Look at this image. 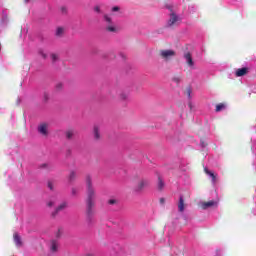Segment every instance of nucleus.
Returning a JSON list of instances; mask_svg holds the SVG:
<instances>
[{"instance_id": "1", "label": "nucleus", "mask_w": 256, "mask_h": 256, "mask_svg": "<svg viewBox=\"0 0 256 256\" xmlns=\"http://www.w3.org/2000/svg\"><path fill=\"white\" fill-rule=\"evenodd\" d=\"M86 189H87L86 223L88 227H91V225H93L94 223L93 207H95V188H93L91 175L86 176Z\"/></svg>"}, {"instance_id": "2", "label": "nucleus", "mask_w": 256, "mask_h": 256, "mask_svg": "<svg viewBox=\"0 0 256 256\" xmlns=\"http://www.w3.org/2000/svg\"><path fill=\"white\" fill-rule=\"evenodd\" d=\"M103 19L105 21V31L111 35H117L121 31V28L113 22V18L104 14Z\"/></svg>"}, {"instance_id": "3", "label": "nucleus", "mask_w": 256, "mask_h": 256, "mask_svg": "<svg viewBox=\"0 0 256 256\" xmlns=\"http://www.w3.org/2000/svg\"><path fill=\"white\" fill-rule=\"evenodd\" d=\"M149 185H151V181L148 178H142L139 180L134 191H136V193H141V191H143V189H147Z\"/></svg>"}, {"instance_id": "4", "label": "nucleus", "mask_w": 256, "mask_h": 256, "mask_svg": "<svg viewBox=\"0 0 256 256\" xmlns=\"http://www.w3.org/2000/svg\"><path fill=\"white\" fill-rule=\"evenodd\" d=\"M176 53L174 50H160V57L164 61H170V59H173L175 57Z\"/></svg>"}, {"instance_id": "5", "label": "nucleus", "mask_w": 256, "mask_h": 256, "mask_svg": "<svg viewBox=\"0 0 256 256\" xmlns=\"http://www.w3.org/2000/svg\"><path fill=\"white\" fill-rule=\"evenodd\" d=\"M179 20H180L179 16L177 14L171 12L170 18L167 22V27H173V25L176 24L177 21H179Z\"/></svg>"}, {"instance_id": "6", "label": "nucleus", "mask_w": 256, "mask_h": 256, "mask_svg": "<svg viewBox=\"0 0 256 256\" xmlns=\"http://www.w3.org/2000/svg\"><path fill=\"white\" fill-rule=\"evenodd\" d=\"M48 125L47 123H42L38 126V133H40V135H43L44 137H47V135H49V131H48Z\"/></svg>"}, {"instance_id": "7", "label": "nucleus", "mask_w": 256, "mask_h": 256, "mask_svg": "<svg viewBox=\"0 0 256 256\" xmlns=\"http://www.w3.org/2000/svg\"><path fill=\"white\" fill-rule=\"evenodd\" d=\"M49 249L51 253H57V251H59V241L52 239L49 244Z\"/></svg>"}, {"instance_id": "8", "label": "nucleus", "mask_w": 256, "mask_h": 256, "mask_svg": "<svg viewBox=\"0 0 256 256\" xmlns=\"http://www.w3.org/2000/svg\"><path fill=\"white\" fill-rule=\"evenodd\" d=\"M67 202H62L55 210L52 212V217H57V214L61 213V211H65L67 209Z\"/></svg>"}, {"instance_id": "9", "label": "nucleus", "mask_w": 256, "mask_h": 256, "mask_svg": "<svg viewBox=\"0 0 256 256\" xmlns=\"http://www.w3.org/2000/svg\"><path fill=\"white\" fill-rule=\"evenodd\" d=\"M111 13L114 17H121L123 15V9L120 6H114L111 8Z\"/></svg>"}, {"instance_id": "10", "label": "nucleus", "mask_w": 256, "mask_h": 256, "mask_svg": "<svg viewBox=\"0 0 256 256\" xmlns=\"http://www.w3.org/2000/svg\"><path fill=\"white\" fill-rule=\"evenodd\" d=\"M205 173L210 177L213 184L217 183V176L211 170L204 168Z\"/></svg>"}, {"instance_id": "11", "label": "nucleus", "mask_w": 256, "mask_h": 256, "mask_svg": "<svg viewBox=\"0 0 256 256\" xmlns=\"http://www.w3.org/2000/svg\"><path fill=\"white\" fill-rule=\"evenodd\" d=\"M184 59L186 60V63L189 65V67H193V65H195L191 53L187 52L186 54H184Z\"/></svg>"}, {"instance_id": "12", "label": "nucleus", "mask_w": 256, "mask_h": 256, "mask_svg": "<svg viewBox=\"0 0 256 256\" xmlns=\"http://www.w3.org/2000/svg\"><path fill=\"white\" fill-rule=\"evenodd\" d=\"M93 133H94V138L96 140L101 139V127L100 126H94Z\"/></svg>"}, {"instance_id": "13", "label": "nucleus", "mask_w": 256, "mask_h": 256, "mask_svg": "<svg viewBox=\"0 0 256 256\" xmlns=\"http://www.w3.org/2000/svg\"><path fill=\"white\" fill-rule=\"evenodd\" d=\"M178 211H180V213H183V211H185V200H183V196H180L179 198Z\"/></svg>"}, {"instance_id": "14", "label": "nucleus", "mask_w": 256, "mask_h": 256, "mask_svg": "<svg viewBox=\"0 0 256 256\" xmlns=\"http://www.w3.org/2000/svg\"><path fill=\"white\" fill-rule=\"evenodd\" d=\"M248 72V68H240L236 71V77H243L244 75H247Z\"/></svg>"}, {"instance_id": "15", "label": "nucleus", "mask_w": 256, "mask_h": 256, "mask_svg": "<svg viewBox=\"0 0 256 256\" xmlns=\"http://www.w3.org/2000/svg\"><path fill=\"white\" fill-rule=\"evenodd\" d=\"M217 205V202L211 200L209 202H203L202 203V209H209L210 207H215Z\"/></svg>"}, {"instance_id": "16", "label": "nucleus", "mask_w": 256, "mask_h": 256, "mask_svg": "<svg viewBox=\"0 0 256 256\" xmlns=\"http://www.w3.org/2000/svg\"><path fill=\"white\" fill-rule=\"evenodd\" d=\"M14 243L18 247H23V242L21 241V236H19V234H17V233L14 234Z\"/></svg>"}, {"instance_id": "17", "label": "nucleus", "mask_w": 256, "mask_h": 256, "mask_svg": "<svg viewBox=\"0 0 256 256\" xmlns=\"http://www.w3.org/2000/svg\"><path fill=\"white\" fill-rule=\"evenodd\" d=\"M119 99L121 101H127L129 99V92L121 91L120 94H119Z\"/></svg>"}, {"instance_id": "18", "label": "nucleus", "mask_w": 256, "mask_h": 256, "mask_svg": "<svg viewBox=\"0 0 256 256\" xmlns=\"http://www.w3.org/2000/svg\"><path fill=\"white\" fill-rule=\"evenodd\" d=\"M75 179H77V172L72 170V171H70V174L68 176V181H69V183H73V181H75Z\"/></svg>"}, {"instance_id": "19", "label": "nucleus", "mask_w": 256, "mask_h": 256, "mask_svg": "<svg viewBox=\"0 0 256 256\" xmlns=\"http://www.w3.org/2000/svg\"><path fill=\"white\" fill-rule=\"evenodd\" d=\"M107 203L111 206L117 207L119 206V199L117 198H110Z\"/></svg>"}, {"instance_id": "20", "label": "nucleus", "mask_w": 256, "mask_h": 256, "mask_svg": "<svg viewBox=\"0 0 256 256\" xmlns=\"http://www.w3.org/2000/svg\"><path fill=\"white\" fill-rule=\"evenodd\" d=\"M158 190L159 191H163L164 187H165V182H163V179L161 178V176L158 177Z\"/></svg>"}, {"instance_id": "21", "label": "nucleus", "mask_w": 256, "mask_h": 256, "mask_svg": "<svg viewBox=\"0 0 256 256\" xmlns=\"http://www.w3.org/2000/svg\"><path fill=\"white\" fill-rule=\"evenodd\" d=\"M65 33V28L58 27L56 29V37H63V34Z\"/></svg>"}, {"instance_id": "22", "label": "nucleus", "mask_w": 256, "mask_h": 256, "mask_svg": "<svg viewBox=\"0 0 256 256\" xmlns=\"http://www.w3.org/2000/svg\"><path fill=\"white\" fill-rule=\"evenodd\" d=\"M54 89H55L56 93H61V91H63V83H61V82L56 83Z\"/></svg>"}, {"instance_id": "23", "label": "nucleus", "mask_w": 256, "mask_h": 256, "mask_svg": "<svg viewBox=\"0 0 256 256\" xmlns=\"http://www.w3.org/2000/svg\"><path fill=\"white\" fill-rule=\"evenodd\" d=\"M225 108H226L225 104L220 103V104L216 105L215 111H216V113H219V112L223 111Z\"/></svg>"}, {"instance_id": "24", "label": "nucleus", "mask_w": 256, "mask_h": 256, "mask_svg": "<svg viewBox=\"0 0 256 256\" xmlns=\"http://www.w3.org/2000/svg\"><path fill=\"white\" fill-rule=\"evenodd\" d=\"M191 93H193V90L191 89V87H188L186 89V95H187L188 101H191L193 99V96L191 95Z\"/></svg>"}, {"instance_id": "25", "label": "nucleus", "mask_w": 256, "mask_h": 256, "mask_svg": "<svg viewBox=\"0 0 256 256\" xmlns=\"http://www.w3.org/2000/svg\"><path fill=\"white\" fill-rule=\"evenodd\" d=\"M71 195H72V197H77V195H79V188L72 187L71 188Z\"/></svg>"}, {"instance_id": "26", "label": "nucleus", "mask_w": 256, "mask_h": 256, "mask_svg": "<svg viewBox=\"0 0 256 256\" xmlns=\"http://www.w3.org/2000/svg\"><path fill=\"white\" fill-rule=\"evenodd\" d=\"M49 99H50L49 92H47V91L43 92V101H44V103H47L49 101Z\"/></svg>"}, {"instance_id": "27", "label": "nucleus", "mask_w": 256, "mask_h": 256, "mask_svg": "<svg viewBox=\"0 0 256 256\" xmlns=\"http://www.w3.org/2000/svg\"><path fill=\"white\" fill-rule=\"evenodd\" d=\"M73 135H75L73 130H69V131L66 132V138L67 139H73Z\"/></svg>"}, {"instance_id": "28", "label": "nucleus", "mask_w": 256, "mask_h": 256, "mask_svg": "<svg viewBox=\"0 0 256 256\" xmlns=\"http://www.w3.org/2000/svg\"><path fill=\"white\" fill-rule=\"evenodd\" d=\"M50 57H51L53 63H55V61H58V60H59V56H58L57 54H53V53H52V54L50 55Z\"/></svg>"}, {"instance_id": "29", "label": "nucleus", "mask_w": 256, "mask_h": 256, "mask_svg": "<svg viewBox=\"0 0 256 256\" xmlns=\"http://www.w3.org/2000/svg\"><path fill=\"white\" fill-rule=\"evenodd\" d=\"M60 11H61L62 15H67V6H62L60 8Z\"/></svg>"}, {"instance_id": "30", "label": "nucleus", "mask_w": 256, "mask_h": 256, "mask_svg": "<svg viewBox=\"0 0 256 256\" xmlns=\"http://www.w3.org/2000/svg\"><path fill=\"white\" fill-rule=\"evenodd\" d=\"M188 107L190 111H193V109H195V105H193V102L191 100L188 101Z\"/></svg>"}, {"instance_id": "31", "label": "nucleus", "mask_w": 256, "mask_h": 256, "mask_svg": "<svg viewBox=\"0 0 256 256\" xmlns=\"http://www.w3.org/2000/svg\"><path fill=\"white\" fill-rule=\"evenodd\" d=\"M47 187H48V189H50V191H53V189H54L53 182L48 181Z\"/></svg>"}, {"instance_id": "32", "label": "nucleus", "mask_w": 256, "mask_h": 256, "mask_svg": "<svg viewBox=\"0 0 256 256\" xmlns=\"http://www.w3.org/2000/svg\"><path fill=\"white\" fill-rule=\"evenodd\" d=\"M40 167L41 169H51V166H49L47 163L42 164Z\"/></svg>"}, {"instance_id": "33", "label": "nucleus", "mask_w": 256, "mask_h": 256, "mask_svg": "<svg viewBox=\"0 0 256 256\" xmlns=\"http://www.w3.org/2000/svg\"><path fill=\"white\" fill-rule=\"evenodd\" d=\"M39 55H41V57H42L43 59H47V54H45V53L43 52V50H40V51H39Z\"/></svg>"}, {"instance_id": "34", "label": "nucleus", "mask_w": 256, "mask_h": 256, "mask_svg": "<svg viewBox=\"0 0 256 256\" xmlns=\"http://www.w3.org/2000/svg\"><path fill=\"white\" fill-rule=\"evenodd\" d=\"M61 235H63V231L58 230V231L56 232V238L59 239V238L61 237Z\"/></svg>"}, {"instance_id": "35", "label": "nucleus", "mask_w": 256, "mask_h": 256, "mask_svg": "<svg viewBox=\"0 0 256 256\" xmlns=\"http://www.w3.org/2000/svg\"><path fill=\"white\" fill-rule=\"evenodd\" d=\"M94 11H95V13H101V7L100 6H95Z\"/></svg>"}, {"instance_id": "36", "label": "nucleus", "mask_w": 256, "mask_h": 256, "mask_svg": "<svg viewBox=\"0 0 256 256\" xmlns=\"http://www.w3.org/2000/svg\"><path fill=\"white\" fill-rule=\"evenodd\" d=\"M172 81H174V83H181V78H179V77H174V78L172 79Z\"/></svg>"}, {"instance_id": "37", "label": "nucleus", "mask_w": 256, "mask_h": 256, "mask_svg": "<svg viewBox=\"0 0 256 256\" xmlns=\"http://www.w3.org/2000/svg\"><path fill=\"white\" fill-rule=\"evenodd\" d=\"M47 205H48V207H53V205H55V202L54 201H49Z\"/></svg>"}, {"instance_id": "38", "label": "nucleus", "mask_w": 256, "mask_h": 256, "mask_svg": "<svg viewBox=\"0 0 256 256\" xmlns=\"http://www.w3.org/2000/svg\"><path fill=\"white\" fill-rule=\"evenodd\" d=\"M160 205H165V198H160Z\"/></svg>"}, {"instance_id": "39", "label": "nucleus", "mask_w": 256, "mask_h": 256, "mask_svg": "<svg viewBox=\"0 0 256 256\" xmlns=\"http://www.w3.org/2000/svg\"><path fill=\"white\" fill-rule=\"evenodd\" d=\"M66 157H71V150L66 151Z\"/></svg>"}, {"instance_id": "40", "label": "nucleus", "mask_w": 256, "mask_h": 256, "mask_svg": "<svg viewBox=\"0 0 256 256\" xmlns=\"http://www.w3.org/2000/svg\"><path fill=\"white\" fill-rule=\"evenodd\" d=\"M201 147H207V144L205 142H201Z\"/></svg>"}, {"instance_id": "41", "label": "nucleus", "mask_w": 256, "mask_h": 256, "mask_svg": "<svg viewBox=\"0 0 256 256\" xmlns=\"http://www.w3.org/2000/svg\"><path fill=\"white\" fill-rule=\"evenodd\" d=\"M31 0H25V3H29Z\"/></svg>"}, {"instance_id": "42", "label": "nucleus", "mask_w": 256, "mask_h": 256, "mask_svg": "<svg viewBox=\"0 0 256 256\" xmlns=\"http://www.w3.org/2000/svg\"><path fill=\"white\" fill-rule=\"evenodd\" d=\"M254 153H255V155H256V147H255Z\"/></svg>"}, {"instance_id": "43", "label": "nucleus", "mask_w": 256, "mask_h": 256, "mask_svg": "<svg viewBox=\"0 0 256 256\" xmlns=\"http://www.w3.org/2000/svg\"><path fill=\"white\" fill-rule=\"evenodd\" d=\"M21 101V99H18V103Z\"/></svg>"}]
</instances>
